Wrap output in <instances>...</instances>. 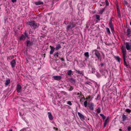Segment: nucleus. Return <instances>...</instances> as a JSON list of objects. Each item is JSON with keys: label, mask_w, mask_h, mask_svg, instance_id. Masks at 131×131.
I'll use <instances>...</instances> for the list:
<instances>
[{"label": "nucleus", "mask_w": 131, "mask_h": 131, "mask_svg": "<svg viewBox=\"0 0 131 131\" xmlns=\"http://www.w3.org/2000/svg\"><path fill=\"white\" fill-rule=\"evenodd\" d=\"M119 130L120 131H121L122 130L121 129H119Z\"/></svg>", "instance_id": "57"}, {"label": "nucleus", "mask_w": 131, "mask_h": 131, "mask_svg": "<svg viewBox=\"0 0 131 131\" xmlns=\"http://www.w3.org/2000/svg\"><path fill=\"white\" fill-rule=\"evenodd\" d=\"M76 94H77V95H79V97L81 99V97H82V96H84L82 94H79V93H77V92L75 93ZM83 99H84V97H83Z\"/></svg>", "instance_id": "26"}, {"label": "nucleus", "mask_w": 131, "mask_h": 131, "mask_svg": "<svg viewBox=\"0 0 131 131\" xmlns=\"http://www.w3.org/2000/svg\"><path fill=\"white\" fill-rule=\"evenodd\" d=\"M105 9L104 8L103 9H101L100 10V13L102 14L103 12L104 11Z\"/></svg>", "instance_id": "36"}, {"label": "nucleus", "mask_w": 131, "mask_h": 131, "mask_svg": "<svg viewBox=\"0 0 131 131\" xmlns=\"http://www.w3.org/2000/svg\"><path fill=\"white\" fill-rule=\"evenodd\" d=\"M80 100V101H81V99Z\"/></svg>", "instance_id": "59"}, {"label": "nucleus", "mask_w": 131, "mask_h": 131, "mask_svg": "<svg viewBox=\"0 0 131 131\" xmlns=\"http://www.w3.org/2000/svg\"><path fill=\"white\" fill-rule=\"evenodd\" d=\"M101 66L102 67V66H103L104 64H103V63H101Z\"/></svg>", "instance_id": "51"}, {"label": "nucleus", "mask_w": 131, "mask_h": 131, "mask_svg": "<svg viewBox=\"0 0 131 131\" xmlns=\"http://www.w3.org/2000/svg\"><path fill=\"white\" fill-rule=\"evenodd\" d=\"M10 63L12 67V68H14L15 67L16 64V60H13L10 62Z\"/></svg>", "instance_id": "11"}, {"label": "nucleus", "mask_w": 131, "mask_h": 131, "mask_svg": "<svg viewBox=\"0 0 131 131\" xmlns=\"http://www.w3.org/2000/svg\"><path fill=\"white\" fill-rule=\"evenodd\" d=\"M85 56L87 57V58H88L89 57V53L88 52L85 53L84 54Z\"/></svg>", "instance_id": "31"}, {"label": "nucleus", "mask_w": 131, "mask_h": 131, "mask_svg": "<svg viewBox=\"0 0 131 131\" xmlns=\"http://www.w3.org/2000/svg\"><path fill=\"white\" fill-rule=\"evenodd\" d=\"M128 3V2L126 1L125 0H124L123 4L125 6H127Z\"/></svg>", "instance_id": "28"}, {"label": "nucleus", "mask_w": 131, "mask_h": 131, "mask_svg": "<svg viewBox=\"0 0 131 131\" xmlns=\"http://www.w3.org/2000/svg\"><path fill=\"white\" fill-rule=\"evenodd\" d=\"M14 58V56H10L7 57V59L8 61H9L12 59Z\"/></svg>", "instance_id": "22"}, {"label": "nucleus", "mask_w": 131, "mask_h": 131, "mask_svg": "<svg viewBox=\"0 0 131 131\" xmlns=\"http://www.w3.org/2000/svg\"><path fill=\"white\" fill-rule=\"evenodd\" d=\"M108 119H109V117H108L106 119L105 121L104 122V128L106 125L107 124V121L108 120Z\"/></svg>", "instance_id": "25"}, {"label": "nucleus", "mask_w": 131, "mask_h": 131, "mask_svg": "<svg viewBox=\"0 0 131 131\" xmlns=\"http://www.w3.org/2000/svg\"><path fill=\"white\" fill-rule=\"evenodd\" d=\"M70 82L73 83H75V80L73 79H71L70 80Z\"/></svg>", "instance_id": "35"}, {"label": "nucleus", "mask_w": 131, "mask_h": 131, "mask_svg": "<svg viewBox=\"0 0 131 131\" xmlns=\"http://www.w3.org/2000/svg\"><path fill=\"white\" fill-rule=\"evenodd\" d=\"M16 90L17 92L18 93L20 92L22 90L21 86L19 84H18L17 85Z\"/></svg>", "instance_id": "8"}, {"label": "nucleus", "mask_w": 131, "mask_h": 131, "mask_svg": "<svg viewBox=\"0 0 131 131\" xmlns=\"http://www.w3.org/2000/svg\"><path fill=\"white\" fill-rule=\"evenodd\" d=\"M25 36H24L25 37H26L27 38L28 37V36L27 35V33L26 32V31H25V32L24 33Z\"/></svg>", "instance_id": "40"}, {"label": "nucleus", "mask_w": 131, "mask_h": 131, "mask_svg": "<svg viewBox=\"0 0 131 131\" xmlns=\"http://www.w3.org/2000/svg\"><path fill=\"white\" fill-rule=\"evenodd\" d=\"M67 103L69 105H72V103L70 101H68Z\"/></svg>", "instance_id": "42"}, {"label": "nucleus", "mask_w": 131, "mask_h": 131, "mask_svg": "<svg viewBox=\"0 0 131 131\" xmlns=\"http://www.w3.org/2000/svg\"><path fill=\"white\" fill-rule=\"evenodd\" d=\"M106 32L109 35H110L111 33L108 27H106Z\"/></svg>", "instance_id": "27"}, {"label": "nucleus", "mask_w": 131, "mask_h": 131, "mask_svg": "<svg viewBox=\"0 0 131 131\" xmlns=\"http://www.w3.org/2000/svg\"><path fill=\"white\" fill-rule=\"evenodd\" d=\"M128 118V117H127L126 116L123 114L122 115V121L123 122L125 121L127 119V118Z\"/></svg>", "instance_id": "17"}, {"label": "nucleus", "mask_w": 131, "mask_h": 131, "mask_svg": "<svg viewBox=\"0 0 131 131\" xmlns=\"http://www.w3.org/2000/svg\"><path fill=\"white\" fill-rule=\"evenodd\" d=\"M48 113V117L49 119L51 120H52L53 119V117L51 113L50 112H49Z\"/></svg>", "instance_id": "15"}, {"label": "nucleus", "mask_w": 131, "mask_h": 131, "mask_svg": "<svg viewBox=\"0 0 131 131\" xmlns=\"http://www.w3.org/2000/svg\"><path fill=\"white\" fill-rule=\"evenodd\" d=\"M95 17L98 20L100 21V16L99 15H95Z\"/></svg>", "instance_id": "33"}, {"label": "nucleus", "mask_w": 131, "mask_h": 131, "mask_svg": "<svg viewBox=\"0 0 131 131\" xmlns=\"http://www.w3.org/2000/svg\"><path fill=\"white\" fill-rule=\"evenodd\" d=\"M33 42L32 41L29 40H27L26 41V46L27 47H29L33 45Z\"/></svg>", "instance_id": "9"}, {"label": "nucleus", "mask_w": 131, "mask_h": 131, "mask_svg": "<svg viewBox=\"0 0 131 131\" xmlns=\"http://www.w3.org/2000/svg\"><path fill=\"white\" fill-rule=\"evenodd\" d=\"M78 114L79 117L82 120H84L85 119L84 116L81 113L78 112Z\"/></svg>", "instance_id": "14"}, {"label": "nucleus", "mask_w": 131, "mask_h": 131, "mask_svg": "<svg viewBox=\"0 0 131 131\" xmlns=\"http://www.w3.org/2000/svg\"><path fill=\"white\" fill-rule=\"evenodd\" d=\"M100 97V96L99 95H98L97 97V98L96 99L97 100H98L99 98Z\"/></svg>", "instance_id": "45"}, {"label": "nucleus", "mask_w": 131, "mask_h": 131, "mask_svg": "<svg viewBox=\"0 0 131 131\" xmlns=\"http://www.w3.org/2000/svg\"><path fill=\"white\" fill-rule=\"evenodd\" d=\"M106 6H108V3L107 1H106Z\"/></svg>", "instance_id": "46"}, {"label": "nucleus", "mask_w": 131, "mask_h": 131, "mask_svg": "<svg viewBox=\"0 0 131 131\" xmlns=\"http://www.w3.org/2000/svg\"><path fill=\"white\" fill-rule=\"evenodd\" d=\"M72 72L71 70H69L68 72V75L70 76L71 75Z\"/></svg>", "instance_id": "32"}, {"label": "nucleus", "mask_w": 131, "mask_h": 131, "mask_svg": "<svg viewBox=\"0 0 131 131\" xmlns=\"http://www.w3.org/2000/svg\"><path fill=\"white\" fill-rule=\"evenodd\" d=\"M97 112L98 113H100L101 112V110L100 108L99 107L96 110Z\"/></svg>", "instance_id": "39"}, {"label": "nucleus", "mask_w": 131, "mask_h": 131, "mask_svg": "<svg viewBox=\"0 0 131 131\" xmlns=\"http://www.w3.org/2000/svg\"><path fill=\"white\" fill-rule=\"evenodd\" d=\"M75 71H76V72L77 73H78V74H83V71H80L79 70H75Z\"/></svg>", "instance_id": "21"}, {"label": "nucleus", "mask_w": 131, "mask_h": 131, "mask_svg": "<svg viewBox=\"0 0 131 131\" xmlns=\"http://www.w3.org/2000/svg\"><path fill=\"white\" fill-rule=\"evenodd\" d=\"M9 131H13V130L12 129H10L9 130Z\"/></svg>", "instance_id": "50"}, {"label": "nucleus", "mask_w": 131, "mask_h": 131, "mask_svg": "<svg viewBox=\"0 0 131 131\" xmlns=\"http://www.w3.org/2000/svg\"><path fill=\"white\" fill-rule=\"evenodd\" d=\"M115 59L117 60L118 62H120L121 60V58L118 56L115 57Z\"/></svg>", "instance_id": "29"}, {"label": "nucleus", "mask_w": 131, "mask_h": 131, "mask_svg": "<svg viewBox=\"0 0 131 131\" xmlns=\"http://www.w3.org/2000/svg\"><path fill=\"white\" fill-rule=\"evenodd\" d=\"M127 130L128 131H130L131 130V127L130 126H129L127 127Z\"/></svg>", "instance_id": "44"}, {"label": "nucleus", "mask_w": 131, "mask_h": 131, "mask_svg": "<svg viewBox=\"0 0 131 131\" xmlns=\"http://www.w3.org/2000/svg\"><path fill=\"white\" fill-rule=\"evenodd\" d=\"M125 111L127 113H130L131 112V110L127 108L126 109Z\"/></svg>", "instance_id": "34"}, {"label": "nucleus", "mask_w": 131, "mask_h": 131, "mask_svg": "<svg viewBox=\"0 0 131 131\" xmlns=\"http://www.w3.org/2000/svg\"><path fill=\"white\" fill-rule=\"evenodd\" d=\"M10 83V80L9 79H7L6 80L5 84V85H7Z\"/></svg>", "instance_id": "20"}, {"label": "nucleus", "mask_w": 131, "mask_h": 131, "mask_svg": "<svg viewBox=\"0 0 131 131\" xmlns=\"http://www.w3.org/2000/svg\"><path fill=\"white\" fill-rule=\"evenodd\" d=\"M94 106V104L92 103H90L89 104V108L92 110H94L93 106Z\"/></svg>", "instance_id": "10"}, {"label": "nucleus", "mask_w": 131, "mask_h": 131, "mask_svg": "<svg viewBox=\"0 0 131 131\" xmlns=\"http://www.w3.org/2000/svg\"><path fill=\"white\" fill-rule=\"evenodd\" d=\"M130 24L131 26V20L130 22Z\"/></svg>", "instance_id": "56"}, {"label": "nucleus", "mask_w": 131, "mask_h": 131, "mask_svg": "<svg viewBox=\"0 0 131 131\" xmlns=\"http://www.w3.org/2000/svg\"><path fill=\"white\" fill-rule=\"evenodd\" d=\"M126 48L127 50H131V42H126L125 44Z\"/></svg>", "instance_id": "6"}, {"label": "nucleus", "mask_w": 131, "mask_h": 131, "mask_svg": "<svg viewBox=\"0 0 131 131\" xmlns=\"http://www.w3.org/2000/svg\"><path fill=\"white\" fill-rule=\"evenodd\" d=\"M100 47H97V49H100Z\"/></svg>", "instance_id": "55"}, {"label": "nucleus", "mask_w": 131, "mask_h": 131, "mask_svg": "<svg viewBox=\"0 0 131 131\" xmlns=\"http://www.w3.org/2000/svg\"><path fill=\"white\" fill-rule=\"evenodd\" d=\"M35 4L37 5H39L43 4V3L42 2L39 1L36 2Z\"/></svg>", "instance_id": "23"}, {"label": "nucleus", "mask_w": 131, "mask_h": 131, "mask_svg": "<svg viewBox=\"0 0 131 131\" xmlns=\"http://www.w3.org/2000/svg\"><path fill=\"white\" fill-rule=\"evenodd\" d=\"M52 79L56 80L59 81L62 78V77L61 76H54L52 77Z\"/></svg>", "instance_id": "7"}, {"label": "nucleus", "mask_w": 131, "mask_h": 131, "mask_svg": "<svg viewBox=\"0 0 131 131\" xmlns=\"http://www.w3.org/2000/svg\"><path fill=\"white\" fill-rule=\"evenodd\" d=\"M27 24L29 25L31 28L34 29L38 28L39 26L38 24L34 20L28 22L27 23Z\"/></svg>", "instance_id": "1"}, {"label": "nucleus", "mask_w": 131, "mask_h": 131, "mask_svg": "<svg viewBox=\"0 0 131 131\" xmlns=\"http://www.w3.org/2000/svg\"><path fill=\"white\" fill-rule=\"evenodd\" d=\"M89 71L90 73H93L95 71V69L94 68H93L92 67H89Z\"/></svg>", "instance_id": "13"}, {"label": "nucleus", "mask_w": 131, "mask_h": 131, "mask_svg": "<svg viewBox=\"0 0 131 131\" xmlns=\"http://www.w3.org/2000/svg\"><path fill=\"white\" fill-rule=\"evenodd\" d=\"M59 53L58 52V51H57V52H56L54 53V56L55 58H59Z\"/></svg>", "instance_id": "18"}, {"label": "nucleus", "mask_w": 131, "mask_h": 131, "mask_svg": "<svg viewBox=\"0 0 131 131\" xmlns=\"http://www.w3.org/2000/svg\"><path fill=\"white\" fill-rule=\"evenodd\" d=\"M61 48L60 45L59 44L56 45L55 49L56 50H58Z\"/></svg>", "instance_id": "19"}, {"label": "nucleus", "mask_w": 131, "mask_h": 131, "mask_svg": "<svg viewBox=\"0 0 131 131\" xmlns=\"http://www.w3.org/2000/svg\"><path fill=\"white\" fill-rule=\"evenodd\" d=\"M123 60L124 61V65L126 66H127V63L125 61V58L123 59Z\"/></svg>", "instance_id": "41"}, {"label": "nucleus", "mask_w": 131, "mask_h": 131, "mask_svg": "<svg viewBox=\"0 0 131 131\" xmlns=\"http://www.w3.org/2000/svg\"><path fill=\"white\" fill-rule=\"evenodd\" d=\"M50 47L51 49L50 51V54H52L54 52L55 48L54 47L52 46H50Z\"/></svg>", "instance_id": "12"}, {"label": "nucleus", "mask_w": 131, "mask_h": 131, "mask_svg": "<svg viewBox=\"0 0 131 131\" xmlns=\"http://www.w3.org/2000/svg\"><path fill=\"white\" fill-rule=\"evenodd\" d=\"M12 2L13 3H14L16 2V0H12Z\"/></svg>", "instance_id": "48"}, {"label": "nucleus", "mask_w": 131, "mask_h": 131, "mask_svg": "<svg viewBox=\"0 0 131 131\" xmlns=\"http://www.w3.org/2000/svg\"><path fill=\"white\" fill-rule=\"evenodd\" d=\"M92 53H94V54L96 56L97 58L99 59V58L101 56V54L99 51L96 49H94L92 51Z\"/></svg>", "instance_id": "4"}, {"label": "nucleus", "mask_w": 131, "mask_h": 131, "mask_svg": "<svg viewBox=\"0 0 131 131\" xmlns=\"http://www.w3.org/2000/svg\"><path fill=\"white\" fill-rule=\"evenodd\" d=\"M127 36H130V35L131 34V30L130 29L128 28L127 30Z\"/></svg>", "instance_id": "16"}, {"label": "nucleus", "mask_w": 131, "mask_h": 131, "mask_svg": "<svg viewBox=\"0 0 131 131\" xmlns=\"http://www.w3.org/2000/svg\"><path fill=\"white\" fill-rule=\"evenodd\" d=\"M53 129H56V130H58V128H56L55 127H53Z\"/></svg>", "instance_id": "49"}, {"label": "nucleus", "mask_w": 131, "mask_h": 131, "mask_svg": "<svg viewBox=\"0 0 131 131\" xmlns=\"http://www.w3.org/2000/svg\"><path fill=\"white\" fill-rule=\"evenodd\" d=\"M109 26L111 28L112 32L113 33L114 32V28L113 24L111 20H110L109 24Z\"/></svg>", "instance_id": "5"}, {"label": "nucleus", "mask_w": 131, "mask_h": 131, "mask_svg": "<svg viewBox=\"0 0 131 131\" xmlns=\"http://www.w3.org/2000/svg\"><path fill=\"white\" fill-rule=\"evenodd\" d=\"M25 37L23 35H22L20 37L19 40H21L25 39Z\"/></svg>", "instance_id": "24"}, {"label": "nucleus", "mask_w": 131, "mask_h": 131, "mask_svg": "<svg viewBox=\"0 0 131 131\" xmlns=\"http://www.w3.org/2000/svg\"><path fill=\"white\" fill-rule=\"evenodd\" d=\"M122 51L123 53V59L125 58V57L126 54V51L125 48L122 46L121 48Z\"/></svg>", "instance_id": "3"}, {"label": "nucleus", "mask_w": 131, "mask_h": 131, "mask_svg": "<svg viewBox=\"0 0 131 131\" xmlns=\"http://www.w3.org/2000/svg\"><path fill=\"white\" fill-rule=\"evenodd\" d=\"M87 101H85L84 102V105L85 107H86L87 106Z\"/></svg>", "instance_id": "38"}, {"label": "nucleus", "mask_w": 131, "mask_h": 131, "mask_svg": "<svg viewBox=\"0 0 131 131\" xmlns=\"http://www.w3.org/2000/svg\"><path fill=\"white\" fill-rule=\"evenodd\" d=\"M100 115L102 117V118L103 119H105V117L103 114H100Z\"/></svg>", "instance_id": "37"}, {"label": "nucleus", "mask_w": 131, "mask_h": 131, "mask_svg": "<svg viewBox=\"0 0 131 131\" xmlns=\"http://www.w3.org/2000/svg\"><path fill=\"white\" fill-rule=\"evenodd\" d=\"M88 99V98H86V99L87 100V99Z\"/></svg>", "instance_id": "58"}, {"label": "nucleus", "mask_w": 131, "mask_h": 131, "mask_svg": "<svg viewBox=\"0 0 131 131\" xmlns=\"http://www.w3.org/2000/svg\"><path fill=\"white\" fill-rule=\"evenodd\" d=\"M32 32L30 30V31L29 32V34H31V33H32Z\"/></svg>", "instance_id": "53"}, {"label": "nucleus", "mask_w": 131, "mask_h": 131, "mask_svg": "<svg viewBox=\"0 0 131 131\" xmlns=\"http://www.w3.org/2000/svg\"><path fill=\"white\" fill-rule=\"evenodd\" d=\"M76 26L75 24L73 22H70L67 26V29L68 31L70 30Z\"/></svg>", "instance_id": "2"}, {"label": "nucleus", "mask_w": 131, "mask_h": 131, "mask_svg": "<svg viewBox=\"0 0 131 131\" xmlns=\"http://www.w3.org/2000/svg\"><path fill=\"white\" fill-rule=\"evenodd\" d=\"M70 88L69 89V90L70 91H71L73 90V88L72 86H70Z\"/></svg>", "instance_id": "43"}, {"label": "nucleus", "mask_w": 131, "mask_h": 131, "mask_svg": "<svg viewBox=\"0 0 131 131\" xmlns=\"http://www.w3.org/2000/svg\"><path fill=\"white\" fill-rule=\"evenodd\" d=\"M117 13L118 17L119 18L120 17H121V15L120 14V10L118 9H117Z\"/></svg>", "instance_id": "30"}, {"label": "nucleus", "mask_w": 131, "mask_h": 131, "mask_svg": "<svg viewBox=\"0 0 131 131\" xmlns=\"http://www.w3.org/2000/svg\"><path fill=\"white\" fill-rule=\"evenodd\" d=\"M90 83L89 82H86V83L87 84H89V83Z\"/></svg>", "instance_id": "54"}, {"label": "nucleus", "mask_w": 131, "mask_h": 131, "mask_svg": "<svg viewBox=\"0 0 131 131\" xmlns=\"http://www.w3.org/2000/svg\"><path fill=\"white\" fill-rule=\"evenodd\" d=\"M90 97H91L90 96H88V99H90Z\"/></svg>", "instance_id": "52"}, {"label": "nucleus", "mask_w": 131, "mask_h": 131, "mask_svg": "<svg viewBox=\"0 0 131 131\" xmlns=\"http://www.w3.org/2000/svg\"><path fill=\"white\" fill-rule=\"evenodd\" d=\"M59 58L61 59V60L62 61H64V59L63 58Z\"/></svg>", "instance_id": "47"}]
</instances>
